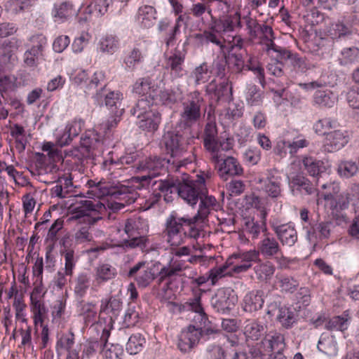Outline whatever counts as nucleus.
<instances>
[{
	"label": "nucleus",
	"mask_w": 359,
	"mask_h": 359,
	"mask_svg": "<svg viewBox=\"0 0 359 359\" xmlns=\"http://www.w3.org/2000/svg\"><path fill=\"white\" fill-rule=\"evenodd\" d=\"M347 318L341 316H334L327 320L325 323V328L328 330H340L344 331L347 329Z\"/></svg>",
	"instance_id": "obj_57"
},
{
	"label": "nucleus",
	"mask_w": 359,
	"mask_h": 359,
	"mask_svg": "<svg viewBox=\"0 0 359 359\" xmlns=\"http://www.w3.org/2000/svg\"><path fill=\"white\" fill-rule=\"evenodd\" d=\"M208 73L209 70L207 63L204 62L198 67H196L192 73L195 79L196 84L198 85L206 82L209 77Z\"/></svg>",
	"instance_id": "obj_60"
},
{
	"label": "nucleus",
	"mask_w": 359,
	"mask_h": 359,
	"mask_svg": "<svg viewBox=\"0 0 359 359\" xmlns=\"http://www.w3.org/2000/svg\"><path fill=\"white\" fill-rule=\"evenodd\" d=\"M72 155L79 160L92 157L93 156V148L90 144V138L82 140L80 147L72 151Z\"/></svg>",
	"instance_id": "obj_42"
},
{
	"label": "nucleus",
	"mask_w": 359,
	"mask_h": 359,
	"mask_svg": "<svg viewBox=\"0 0 359 359\" xmlns=\"http://www.w3.org/2000/svg\"><path fill=\"white\" fill-rule=\"evenodd\" d=\"M109 336V330L104 329L100 341L96 340L89 341L83 350V353H85L87 356H89L97 351H100L101 353L104 352V348L107 346V341Z\"/></svg>",
	"instance_id": "obj_32"
},
{
	"label": "nucleus",
	"mask_w": 359,
	"mask_h": 359,
	"mask_svg": "<svg viewBox=\"0 0 359 359\" xmlns=\"http://www.w3.org/2000/svg\"><path fill=\"white\" fill-rule=\"evenodd\" d=\"M201 203L198 213L194 215L196 217V220L198 222H203L204 219L210 214V210L214 209L217 205V201L212 196H208L207 193L203 196L199 198Z\"/></svg>",
	"instance_id": "obj_28"
},
{
	"label": "nucleus",
	"mask_w": 359,
	"mask_h": 359,
	"mask_svg": "<svg viewBox=\"0 0 359 359\" xmlns=\"http://www.w3.org/2000/svg\"><path fill=\"white\" fill-rule=\"evenodd\" d=\"M254 271L257 280L266 281L272 277L275 272L274 265L269 261L259 262L254 266Z\"/></svg>",
	"instance_id": "obj_35"
},
{
	"label": "nucleus",
	"mask_w": 359,
	"mask_h": 359,
	"mask_svg": "<svg viewBox=\"0 0 359 359\" xmlns=\"http://www.w3.org/2000/svg\"><path fill=\"white\" fill-rule=\"evenodd\" d=\"M110 3H113L110 0H94L88 6L89 12L95 15H102L107 13Z\"/></svg>",
	"instance_id": "obj_55"
},
{
	"label": "nucleus",
	"mask_w": 359,
	"mask_h": 359,
	"mask_svg": "<svg viewBox=\"0 0 359 359\" xmlns=\"http://www.w3.org/2000/svg\"><path fill=\"white\" fill-rule=\"evenodd\" d=\"M219 53L228 63L233 65V70L236 73L242 72L245 67V61L241 53L228 52L226 47L224 50V54L220 49Z\"/></svg>",
	"instance_id": "obj_37"
},
{
	"label": "nucleus",
	"mask_w": 359,
	"mask_h": 359,
	"mask_svg": "<svg viewBox=\"0 0 359 359\" xmlns=\"http://www.w3.org/2000/svg\"><path fill=\"white\" fill-rule=\"evenodd\" d=\"M13 43L10 41H4L0 43V60L6 63L13 60Z\"/></svg>",
	"instance_id": "obj_63"
},
{
	"label": "nucleus",
	"mask_w": 359,
	"mask_h": 359,
	"mask_svg": "<svg viewBox=\"0 0 359 359\" xmlns=\"http://www.w3.org/2000/svg\"><path fill=\"white\" fill-rule=\"evenodd\" d=\"M128 278H133L139 287L145 288L156 278L154 268L146 266L145 262H139L129 270Z\"/></svg>",
	"instance_id": "obj_12"
},
{
	"label": "nucleus",
	"mask_w": 359,
	"mask_h": 359,
	"mask_svg": "<svg viewBox=\"0 0 359 359\" xmlns=\"http://www.w3.org/2000/svg\"><path fill=\"white\" fill-rule=\"evenodd\" d=\"M175 193L185 202L191 205H196L199 198L207 193L205 179L198 176L196 180L177 178Z\"/></svg>",
	"instance_id": "obj_7"
},
{
	"label": "nucleus",
	"mask_w": 359,
	"mask_h": 359,
	"mask_svg": "<svg viewBox=\"0 0 359 359\" xmlns=\"http://www.w3.org/2000/svg\"><path fill=\"white\" fill-rule=\"evenodd\" d=\"M333 226V222L331 221H323L316 224L315 227L318 236V239L323 240L328 238Z\"/></svg>",
	"instance_id": "obj_61"
},
{
	"label": "nucleus",
	"mask_w": 359,
	"mask_h": 359,
	"mask_svg": "<svg viewBox=\"0 0 359 359\" xmlns=\"http://www.w3.org/2000/svg\"><path fill=\"white\" fill-rule=\"evenodd\" d=\"M142 224V219L138 217L137 219H128L126 221L124 231L128 236H140V226Z\"/></svg>",
	"instance_id": "obj_53"
},
{
	"label": "nucleus",
	"mask_w": 359,
	"mask_h": 359,
	"mask_svg": "<svg viewBox=\"0 0 359 359\" xmlns=\"http://www.w3.org/2000/svg\"><path fill=\"white\" fill-rule=\"evenodd\" d=\"M280 251L278 241L269 233L264 234V238L258 245L257 252L266 258L272 257Z\"/></svg>",
	"instance_id": "obj_22"
},
{
	"label": "nucleus",
	"mask_w": 359,
	"mask_h": 359,
	"mask_svg": "<svg viewBox=\"0 0 359 359\" xmlns=\"http://www.w3.org/2000/svg\"><path fill=\"white\" fill-rule=\"evenodd\" d=\"M161 122V115L157 111H149L147 116L140 118L138 122L139 127L143 130L154 132L158 130Z\"/></svg>",
	"instance_id": "obj_26"
},
{
	"label": "nucleus",
	"mask_w": 359,
	"mask_h": 359,
	"mask_svg": "<svg viewBox=\"0 0 359 359\" xmlns=\"http://www.w3.org/2000/svg\"><path fill=\"white\" fill-rule=\"evenodd\" d=\"M267 314L275 317L277 321L287 329L291 327L296 321L295 313L291 309L285 306H280L276 302L269 306Z\"/></svg>",
	"instance_id": "obj_15"
},
{
	"label": "nucleus",
	"mask_w": 359,
	"mask_h": 359,
	"mask_svg": "<svg viewBox=\"0 0 359 359\" xmlns=\"http://www.w3.org/2000/svg\"><path fill=\"white\" fill-rule=\"evenodd\" d=\"M319 351L327 355H335L337 351V343L332 337H323L320 338L318 344Z\"/></svg>",
	"instance_id": "obj_47"
},
{
	"label": "nucleus",
	"mask_w": 359,
	"mask_h": 359,
	"mask_svg": "<svg viewBox=\"0 0 359 359\" xmlns=\"http://www.w3.org/2000/svg\"><path fill=\"white\" fill-rule=\"evenodd\" d=\"M123 94L118 90L110 91L104 96L105 105L113 109H124L122 106Z\"/></svg>",
	"instance_id": "obj_44"
},
{
	"label": "nucleus",
	"mask_w": 359,
	"mask_h": 359,
	"mask_svg": "<svg viewBox=\"0 0 359 359\" xmlns=\"http://www.w3.org/2000/svg\"><path fill=\"white\" fill-rule=\"evenodd\" d=\"M232 257L240 260L232 266L231 272L240 273L248 271L251 266L252 262L259 260V252L256 250H250L242 254L233 255Z\"/></svg>",
	"instance_id": "obj_20"
},
{
	"label": "nucleus",
	"mask_w": 359,
	"mask_h": 359,
	"mask_svg": "<svg viewBox=\"0 0 359 359\" xmlns=\"http://www.w3.org/2000/svg\"><path fill=\"white\" fill-rule=\"evenodd\" d=\"M218 173L224 180L229 177L239 176L243 173V169L238 160L233 156H227L224 159L219 158V163H216Z\"/></svg>",
	"instance_id": "obj_17"
},
{
	"label": "nucleus",
	"mask_w": 359,
	"mask_h": 359,
	"mask_svg": "<svg viewBox=\"0 0 359 359\" xmlns=\"http://www.w3.org/2000/svg\"><path fill=\"white\" fill-rule=\"evenodd\" d=\"M159 101L165 105H171L178 100V95L172 90H161L158 94Z\"/></svg>",
	"instance_id": "obj_64"
},
{
	"label": "nucleus",
	"mask_w": 359,
	"mask_h": 359,
	"mask_svg": "<svg viewBox=\"0 0 359 359\" xmlns=\"http://www.w3.org/2000/svg\"><path fill=\"white\" fill-rule=\"evenodd\" d=\"M34 0H9L6 8L13 13L18 14L28 10Z\"/></svg>",
	"instance_id": "obj_49"
},
{
	"label": "nucleus",
	"mask_w": 359,
	"mask_h": 359,
	"mask_svg": "<svg viewBox=\"0 0 359 359\" xmlns=\"http://www.w3.org/2000/svg\"><path fill=\"white\" fill-rule=\"evenodd\" d=\"M118 41L114 36H109L103 38L99 44L101 52L112 54L116 50Z\"/></svg>",
	"instance_id": "obj_58"
},
{
	"label": "nucleus",
	"mask_w": 359,
	"mask_h": 359,
	"mask_svg": "<svg viewBox=\"0 0 359 359\" xmlns=\"http://www.w3.org/2000/svg\"><path fill=\"white\" fill-rule=\"evenodd\" d=\"M196 217L188 215L180 216L172 212L165 221V233L171 245L178 246L183 243L184 238L197 239L201 231L196 227Z\"/></svg>",
	"instance_id": "obj_2"
},
{
	"label": "nucleus",
	"mask_w": 359,
	"mask_h": 359,
	"mask_svg": "<svg viewBox=\"0 0 359 359\" xmlns=\"http://www.w3.org/2000/svg\"><path fill=\"white\" fill-rule=\"evenodd\" d=\"M264 328L262 325L255 320H247L245 322L244 334L247 338L258 340L264 334Z\"/></svg>",
	"instance_id": "obj_36"
},
{
	"label": "nucleus",
	"mask_w": 359,
	"mask_h": 359,
	"mask_svg": "<svg viewBox=\"0 0 359 359\" xmlns=\"http://www.w3.org/2000/svg\"><path fill=\"white\" fill-rule=\"evenodd\" d=\"M203 142L205 149L211 155L212 161L219 163V156L218 154L220 151L221 143L215 123L210 122L205 125Z\"/></svg>",
	"instance_id": "obj_10"
},
{
	"label": "nucleus",
	"mask_w": 359,
	"mask_h": 359,
	"mask_svg": "<svg viewBox=\"0 0 359 359\" xmlns=\"http://www.w3.org/2000/svg\"><path fill=\"white\" fill-rule=\"evenodd\" d=\"M284 340L283 335L280 333L269 334L262 340V346L269 353L276 349L283 351L285 347Z\"/></svg>",
	"instance_id": "obj_31"
},
{
	"label": "nucleus",
	"mask_w": 359,
	"mask_h": 359,
	"mask_svg": "<svg viewBox=\"0 0 359 359\" xmlns=\"http://www.w3.org/2000/svg\"><path fill=\"white\" fill-rule=\"evenodd\" d=\"M282 63L274 62L269 64L267 67V69L269 74L276 76L277 78H280V80H278L276 82L278 85L280 86V88L277 90L272 89L271 90L274 92L275 94L278 95L279 97H283L284 93L287 88V79L284 76V72L282 69Z\"/></svg>",
	"instance_id": "obj_23"
},
{
	"label": "nucleus",
	"mask_w": 359,
	"mask_h": 359,
	"mask_svg": "<svg viewBox=\"0 0 359 359\" xmlns=\"http://www.w3.org/2000/svg\"><path fill=\"white\" fill-rule=\"evenodd\" d=\"M75 292L83 296L90 285V276L87 273H81L76 278Z\"/></svg>",
	"instance_id": "obj_54"
},
{
	"label": "nucleus",
	"mask_w": 359,
	"mask_h": 359,
	"mask_svg": "<svg viewBox=\"0 0 359 359\" xmlns=\"http://www.w3.org/2000/svg\"><path fill=\"white\" fill-rule=\"evenodd\" d=\"M144 344L145 339L141 334H133L126 344V351L131 355H135L142 349Z\"/></svg>",
	"instance_id": "obj_45"
},
{
	"label": "nucleus",
	"mask_w": 359,
	"mask_h": 359,
	"mask_svg": "<svg viewBox=\"0 0 359 359\" xmlns=\"http://www.w3.org/2000/svg\"><path fill=\"white\" fill-rule=\"evenodd\" d=\"M271 228L282 245L292 247L297 241V231L294 226L290 223L281 224L272 223Z\"/></svg>",
	"instance_id": "obj_14"
},
{
	"label": "nucleus",
	"mask_w": 359,
	"mask_h": 359,
	"mask_svg": "<svg viewBox=\"0 0 359 359\" xmlns=\"http://www.w3.org/2000/svg\"><path fill=\"white\" fill-rule=\"evenodd\" d=\"M337 100V96L329 89L317 90L313 94L314 104L320 107H333Z\"/></svg>",
	"instance_id": "obj_25"
},
{
	"label": "nucleus",
	"mask_w": 359,
	"mask_h": 359,
	"mask_svg": "<svg viewBox=\"0 0 359 359\" xmlns=\"http://www.w3.org/2000/svg\"><path fill=\"white\" fill-rule=\"evenodd\" d=\"M304 169L311 176L321 177L322 174L325 171L324 163L313 157H305L302 161Z\"/></svg>",
	"instance_id": "obj_33"
},
{
	"label": "nucleus",
	"mask_w": 359,
	"mask_h": 359,
	"mask_svg": "<svg viewBox=\"0 0 359 359\" xmlns=\"http://www.w3.org/2000/svg\"><path fill=\"white\" fill-rule=\"evenodd\" d=\"M229 288H221L211 298L212 309L221 314H229L237 302L236 296Z\"/></svg>",
	"instance_id": "obj_11"
},
{
	"label": "nucleus",
	"mask_w": 359,
	"mask_h": 359,
	"mask_svg": "<svg viewBox=\"0 0 359 359\" xmlns=\"http://www.w3.org/2000/svg\"><path fill=\"white\" fill-rule=\"evenodd\" d=\"M203 110H205V104L201 93L198 91L191 93L187 100L182 103L177 128L191 130L192 126L201 118Z\"/></svg>",
	"instance_id": "obj_5"
},
{
	"label": "nucleus",
	"mask_w": 359,
	"mask_h": 359,
	"mask_svg": "<svg viewBox=\"0 0 359 359\" xmlns=\"http://www.w3.org/2000/svg\"><path fill=\"white\" fill-rule=\"evenodd\" d=\"M64 220L62 218L56 219L50 227L46 236V241L54 245L57 241L58 233L62 229Z\"/></svg>",
	"instance_id": "obj_56"
},
{
	"label": "nucleus",
	"mask_w": 359,
	"mask_h": 359,
	"mask_svg": "<svg viewBox=\"0 0 359 359\" xmlns=\"http://www.w3.org/2000/svg\"><path fill=\"white\" fill-rule=\"evenodd\" d=\"M230 15H224L217 18H212L208 24V29L203 34H198L207 43L217 46L224 53L226 39L223 35L233 32V21Z\"/></svg>",
	"instance_id": "obj_4"
},
{
	"label": "nucleus",
	"mask_w": 359,
	"mask_h": 359,
	"mask_svg": "<svg viewBox=\"0 0 359 359\" xmlns=\"http://www.w3.org/2000/svg\"><path fill=\"white\" fill-rule=\"evenodd\" d=\"M359 170L356 162L352 161H341L337 168L339 175L349 178L355 175Z\"/></svg>",
	"instance_id": "obj_46"
},
{
	"label": "nucleus",
	"mask_w": 359,
	"mask_h": 359,
	"mask_svg": "<svg viewBox=\"0 0 359 359\" xmlns=\"http://www.w3.org/2000/svg\"><path fill=\"white\" fill-rule=\"evenodd\" d=\"M245 98L248 105L259 106L262 102V92L256 85L250 84L248 86Z\"/></svg>",
	"instance_id": "obj_48"
},
{
	"label": "nucleus",
	"mask_w": 359,
	"mask_h": 359,
	"mask_svg": "<svg viewBox=\"0 0 359 359\" xmlns=\"http://www.w3.org/2000/svg\"><path fill=\"white\" fill-rule=\"evenodd\" d=\"M207 92L212 93L217 101L224 100L230 101L232 99V87L227 79H224L219 85L212 81L207 86Z\"/></svg>",
	"instance_id": "obj_21"
},
{
	"label": "nucleus",
	"mask_w": 359,
	"mask_h": 359,
	"mask_svg": "<svg viewBox=\"0 0 359 359\" xmlns=\"http://www.w3.org/2000/svg\"><path fill=\"white\" fill-rule=\"evenodd\" d=\"M199 339L198 329L194 325H189L181 332L179 337L178 347L182 352H189L198 343Z\"/></svg>",
	"instance_id": "obj_19"
},
{
	"label": "nucleus",
	"mask_w": 359,
	"mask_h": 359,
	"mask_svg": "<svg viewBox=\"0 0 359 359\" xmlns=\"http://www.w3.org/2000/svg\"><path fill=\"white\" fill-rule=\"evenodd\" d=\"M248 69L253 72L259 79V83L264 87L266 81L264 76V69L262 66L257 62L256 60L250 58L248 60V63L246 65Z\"/></svg>",
	"instance_id": "obj_59"
},
{
	"label": "nucleus",
	"mask_w": 359,
	"mask_h": 359,
	"mask_svg": "<svg viewBox=\"0 0 359 359\" xmlns=\"http://www.w3.org/2000/svg\"><path fill=\"white\" fill-rule=\"evenodd\" d=\"M170 163V160L165 158L156 156L147 157L136 164L135 168L140 175L135 178L145 185L146 182L158 178L163 172H165Z\"/></svg>",
	"instance_id": "obj_6"
},
{
	"label": "nucleus",
	"mask_w": 359,
	"mask_h": 359,
	"mask_svg": "<svg viewBox=\"0 0 359 359\" xmlns=\"http://www.w3.org/2000/svg\"><path fill=\"white\" fill-rule=\"evenodd\" d=\"M341 65H347L354 64L359 61V48L356 47L345 48L341 51Z\"/></svg>",
	"instance_id": "obj_52"
},
{
	"label": "nucleus",
	"mask_w": 359,
	"mask_h": 359,
	"mask_svg": "<svg viewBox=\"0 0 359 359\" xmlns=\"http://www.w3.org/2000/svg\"><path fill=\"white\" fill-rule=\"evenodd\" d=\"M264 291L261 290L248 292L244 297V309L249 312H253L262 309L264 302Z\"/></svg>",
	"instance_id": "obj_24"
},
{
	"label": "nucleus",
	"mask_w": 359,
	"mask_h": 359,
	"mask_svg": "<svg viewBox=\"0 0 359 359\" xmlns=\"http://www.w3.org/2000/svg\"><path fill=\"white\" fill-rule=\"evenodd\" d=\"M89 189L86 194L88 198H100L106 196H111L119 202H111L109 203V208L114 212L123 209L126 205H130L135 202L138 194L135 188L133 186H126L117 183H111L104 179L98 182L90 180L87 182Z\"/></svg>",
	"instance_id": "obj_1"
},
{
	"label": "nucleus",
	"mask_w": 359,
	"mask_h": 359,
	"mask_svg": "<svg viewBox=\"0 0 359 359\" xmlns=\"http://www.w3.org/2000/svg\"><path fill=\"white\" fill-rule=\"evenodd\" d=\"M128 237V238L124 239L120 245L125 250L137 248L143 250L147 248L149 244V239L146 236L140 235Z\"/></svg>",
	"instance_id": "obj_39"
},
{
	"label": "nucleus",
	"mask_w": 359,
	"mask_h": 359,
	"mask_svg": "<svg viewBox=\"0 0 359 359\" xmlns=\"http://www.w3.org/2000/svg\"><path fill=\"white\" fill-rule=\"evenodd\" d=\"M101 209L105 210V207L100 202L93 204L91 201H81L71 208L72 219H77L81 217H86L87 219H84L85 222H88L90 224H94L102 219L101 216L97 215Z\"/></svg>",
	"instance_id": "obj_8"
},
{
	"label": "nucleus",
	"mask_w": 359,
	"mask_h": 359,
	"mask_svg": "<svg viewBox=\"0 0 359 359\" xmlns=\"http://www.w3.org/2000/svg\"><path fill=\"white\" fill-rule=\"evenodd\" d=\"M231 259L232 257L229 258L226 264L219 266L214 267L208 271V274L212 285H215L220 278L229 273V272H226V270L229 265L233 264V263L231 262Z\"/></svg>",
	"instance_id": "obj_50"
},
{
	"label": "nucleus",
	"mask_w": 359,
	"mask_h": 359,
	"mask_svg": "<svg viewBox=\"0 0 359 359\" xmlns=\"http://www.w3.org/2000/svg\"><path fill=\"white\" fill-rule=\"evenodd\" d=\"M276 172L269 170L266 177L259 180V183L263 184L264 191L271 198H278L281 196V177Z\"/></svg>",
	"instance_id": "obj_18"
},
{
	"label": "nucleus",
	"mask_w": 359,
	"mask_h": 359,
	"mask_svg": "<svg viewBox=\"0 0 359 359\" xmlns=\"http://www.w3.org/2000/svg\"><path fill=\"white\" fill-rule=\"evenodd\" d=\"M291 184L293 189L306 195L313 194L316 191L314 185L302 174H297L292 177Z\"/></svg>",
	"instance_id": "obj_29"
},
{
	"label": "nucleus",
	"mask_w": 359,
	"mask_h": 359,
	"mask_svg": "<svg viewBox=\"0 0 359 359\" xmlns=\"http://www.w3.org/2000/svg\"><path fill=\"white\" fill-rule=\"evenodd\" d=\"M185 268L186 266L184 262L177 260L173 261L169 267L164 266L161 269L159 272V275L161 276L160 281H162L165 278L177 275Z\"/></svg>",
	"instance_id": "obj_51"
},
{
	"label": "nucleus",
	"mask_w": 359,
	"mask_h": 359,
	"mask_svg": "<svg viewBox=\"0 0 359 359\" xmlns=\"http://www.w3.org/2000/svg\"><path fill=\"white\" fill-rule=\"evenodd\" d=\"M156 110V109L154 107L151 100L144 97L138 100L135 107L130 110V112L133 116L140 119L147 116L149 111H154Z\"/></svg>",
	"instance_id": "obj_38"
},
{
	"label": "nucleus",
	"mask_w": 359,
	"mask_h": 359,
	"mask_svg": "<svg viewBox=\"0 0 359 359\" xmlns=\"http://www.w3.org/2000/svg\"><path fill=\"white\" fill-rule=\"evenodd\" d=\"M330 32L333 38H340L351 34L350 27L341 22L332 24Z\"/></svg>",
	"instance_id": "obj_62"
},
{
	"label": "nucleus",
	"mask_w": 359,
	"mask_h": 359,
	"mask_svg": "<svg viewBox=\"0 0 359 359\" xmlns=\"http://www.w3.org/2000/svg\"><path fill=\"white\" fill-rule=\"evenodd\" d=\"M156 13V9L153 6L148 5L140 6L137 11V20L144 28H149L154 23Z\"/></svg>",
	"instance_id": "obj_30"
},
{
	"label": "nucleus",
	"mask_w": 359,
	"mask_h": 359,
	"mask_svg": "<svg viewBox=\"0 0 359 359\" xmlns=\"http://www.w3.org/2000/svg\"><path fill=\"white\" fill-rule=\"evenodd\" d=\"M177 177H167L165 179H154L151 182H147L145 185H150L154 201L151 204L153 205L157 203L161 198L162 194L164 196V200L169 202L171 196L169 194L175 193L176 186L177 185Z\"/></svg>",
	"instance_id": "obj_9"
},
{
	"label": "nucleus",
	"mask_w": 359,
	"mask_h": 359,
	"mask_svg": "<svg viewBox=\"0 0 359 359\" xmlns=\"http://www.w3.org/2000/svg\"><path fill=\"white\" fill-rule=\"evenodd\" d=\"M122 302L116 297H111L109 299L102 301L100 312L109 315L111 320L116 319L121 309Z\"/></svg>",
	"instance_id": "obj_27"
},
{
	"label": "nucleus",
	"mask_w": 359,
	"mask_h": 359,
	"mask_svg": "<svg viewBox=\"0 0 359 359\" xmlns=\"http://www.w3.org/2000/svg\"><path fill=\"white\" fill-rule=\"evenodd\" d=\"M156 90L154 85L150 78H143L137 80L133 86V92L137 95H146L149 94V97H153L151 92Z\"/></svg>",
	"instance_id": "obj_41"
},
{
	"label": "nucleus",
	"mask_w": 359,
	"mask_h": 359,
	"mask_svg": "<svg viewBox=\"0 0 359 359\" xmlns=\"http://www.w3.org/2000/svg\"><path fill=\"white\" fill-rule=\"evenodd\" d=\"M179 42L177 47L175 49L173 53L168 58L166 65L167 68L170 70V75L173 79L182 77L186 74V71L183 67V64L187 54L185 45L188 43L184 41L182 48Z\"/></svg>",
	"instance_id": "obj_13"
},
{
	"label": "nucleus",
	"mask_w": 359,
	"mask_h": 359,
	"mask_svg": "<svg viewBox=\"0 0 359 359\" xmlns=\"http://www.w3.org/2000/svg\"><path fill=\"white\" fill-rule=\"evenodd\" d=\"M348 141L349 137L346 130H336L326 134L324 148L327 152H334L343 148Z\"/></svg>",
	"instance_id": "obj_16"
},
{
	"label": "nucleus",
	"mask_w": 359,
	"mask_h": 359,
	"mask_svg": "<svg viewBox=\"0 0 359 359\" xmlns=\"http://www.w3.org/2000/svg\"><path fill=\"white\" fill-rule=\"evenodd\" d=\"M74 15L72 5L67 2H63L59 5H55L52 11V15L55 22H63Z\"/></svg>",
	"instance_id": "obj_34"
},
{
	"label": "nucleus",
	"mask_w": 359,
	"mask_h": 359,
	"mask_svg": "<svg viewBox=\"0 0 359 359\" xmlns=\"http://www.w3.org/2000/svg\"><path fill=\"white\" fill-rule=\"evenodd\" d=\"M116 276V270L108 264H102L96 268V280L105 282L113 279Z\"/></svg>",
	"instance_id": "obj_43"
},
{
	"label": "nucleus",
	"mask_w": 359,
	"mask_h": 359,
	"mask_svg": "<svg viewBox=\"0 0 359 359\" xmlns=\"http://www.w3.org/2000/svg\"><path fill=\"white\" fill-rule=\"evenodd\" d=\"M195 140V136L191 130L177 128L176 130L166 132L163 136V144L166 151L170 154L171 158H177L173 160L172 163L177 164V167L184 165L182 160H179L187 152V147Z\"/></svg>",
	"instance_id": "obj_3"
},
{
	"label": "nucleus",
	"mask_w": 359,
	"mask_h": 359,
	"mask_svg": "<svg viewBox=\"0 0 359 359\" xmlns=\"http://www.w3.org/2000/svg\"><path fill=\"white\" fill-rule=\"evenodd\" d=\"M259 32L262 34L261 39L265 43L267 51L273 50V51L277 52L280 47L276 46L274 43L275 36L272 27L266 24H263L261 26Z\"/></svg>",
	"instance_id": "obj_40"
}]
</instances>
